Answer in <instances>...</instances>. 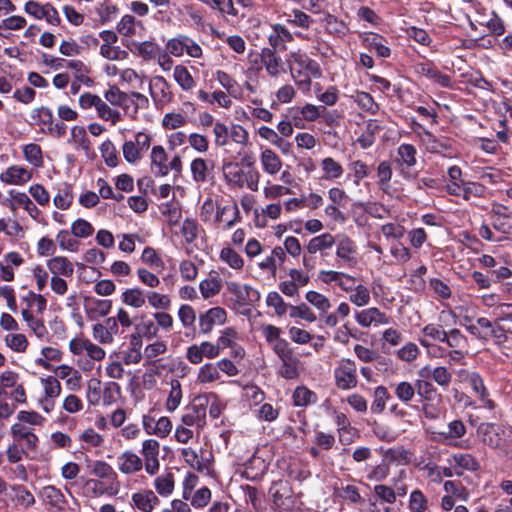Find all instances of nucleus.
<instances>
[{
	"label": "nucleus",
	"instance_id": "49530a36",
	"mask_svg": "<svg viewBox=\"0 0 512 512\" xmlns=\"http://www.w3.org/2000/svg\"><path fill=\"white\" fill-rule=\"evenodd\" d=\"M207 162L203 158H196L191 162V172L194 181L205 182L207 179Z\"/></svg>",
	"mask_w": 512,
	"mask_h": 512
},
{
	"label": "nucleus",
	"instance_id": "5fc2aeb1",
	"mask_svg": "<svg viewBox=\"0 0 512 512\" xmlns=\"http://www.w3.org/2000/svg\"><path fill=\"white\" fill-rule=\"evenodd\" d=\"M199 288L202 296L208 299L220 292L221 285L217 279H205L201 281Z\"/></svg>",
	"mask_w": 512,
	"mask_h": 512
},
{
	"label": "nucleus",
	"instance_id": "e2e57ef3",
	"mask_svg": "<svg viewBox=\"0 0 512 512\" xmlns=\"http://www.w3.org/2000/svg\"><path fill=\"white\" fill-rule=\"evenodd\" d=\"M422 334L438 342H444L446 331L442 329L441 325L427 324L421 330Z\"/></svg>",
	"mask_w": 512,
	"mask_h": 512
},
{
	"label": "nucleus",
	"instance_id": "680f3d73",
	"mask_svg": "<svg viewBox=\"0 0 512 512\" xmlns=\"http://www.w3.org/2000/svg\"><path fill=\"white\" fill-rule=\"evenodd\" d=\"M321 107L315 106L313 104H306L301 109H295V111L301 116L299 117L300 121H315L319 116H321Z\"/></svg>",
	"mask_w": 512,
	"mask_h": 512
},
{
	"label": "nucleus",
	"instance_id": "09e8293b",
	"mask_svg": "<svg viewBox=\"0 0 512 512\" xmlns=\"http://www.w3.org/2000/svg\"><path fill=\"white\" fill-rule=\"evenodd\" d=\"M219 377L220 374L218 366L216 367L211 363H206L205 365H203L198 373V380L201 383H210L219 379Z\"/></svg>",
	"mask_w": 512,
	"mask_h": 512
},
{
	"label": "nucleus",
	"instance_id": "5701e85b",
	"mask_svg": "<svg viewBox=\"0 0 512 512\" xmlns=\"http://www.w3.org/2000/svg\"><path fill=\"white\" fill-rule=\"evenodd\" d=\"M119 459H123V462L119 466V470L124 474H131L142 469V460L132 452H124Z\"/></svg>",
	"mask_w": 512,
	"mask_h": 512
},
{
	"label": "nucleus",
	"instance_id": "774afa93",
	"mask_svg": "<svg viewBox=\"0 0 512 512\" xmlns=\"http://www.w3.org/2000/svg\"><path fill=\"white\" fill-rule=\"evenodd\" d=\"M178 316L184 327L192 326L196 320L195 310L188 304L180 306Z\"/></svg>",
	"mask_w": 512,
	"mask_h": 512
},
{
	"label": "nucleus",
	"instance_id": "603ef678",
	"mask_svg": "<svg viewBox=\"0 0 512 512\" xmlns=\"http://www.w3.org/2000/svg\"><path fill=\"white\" fill-rule=\"evenodd\" d=\"M289 308L291 318L299 317L308 322L316 321V315L310 310V308L305 303H302L297 306L290 305Z\"/></svg>",
	"mask_w": 512,
	"mask_h": 512
},
{
	"label": "nucleus",
	"instance_id": "864d4df0",
	"mask_svg": "<svg viewBox=\"0 0 512 512\" xmlns=\"http://www.w3.org/2000/svg\"><path fill=\"white\" fill-rule=\"evenodd\" d=\"M409 508L412 512H424L427 508V499L420 490H414L410 494Z\"/></svg>",
	"mask_w": 512,
	"mask_h": 512
},
{
	"label": "nucleus",
	"instance_id": "9b49d317",
	"mask_svg": "<svg viewBox=\"0 0 512 512\" xmlns=\"http://www.w3.org/2000/svg\"><path fill=\"white\" fill-rule=\"evenodd\" d=\"M167 158V153L162 146H153L151 151V172L156 177H162L168 174Z\"/></svg>",
	"mask_w": 512,
	"mask_h": 512
},
{
	"label": "nucleus",
	"instance_id": "338daca9",
	"mask_svg": "<svg viewBox=\"0 0 512 512\" xmlns=\"http://www.w3.org/2000/svg\"><path fill=\"white\" fill-rule=\"evenodd\" d=\"M288 22L301 28H308L313 23V19L303 11L294 9Z\"/></svg>",
	"mask_w": 512,
	"mask_h": 512
},
{
	"label": "nucleus",
	"instance_id": "a211bd4d",
	"mask_svg": "<svg viewBox=\"0 0 512 512\" xmlns=\"http://www.w3.org/2000/svg\"><path fill=\"white\" fill-rule=\"evenodd\" d=\"M261 164L266 173L274 175L282 167V162L278 155L271 149H265L261 153Z\"/></svg>",
	"mask_w": 512,
	"mask_h": 512
},
{
	"label": "nucleus",
	"instance_id": "c03bdc74",
	"mask_svg": "<svg viewBox=\"0 0 512 512\" xmlns=\"http://www.w3.org/2000/svg\"><path fill=\"white\" fill-rule=\"evenodd\" d=\"M181 232L185 237L186 242L190 244L198 237L199 224L194 219L186 218L183 221Z\"/></svg>",
	"mask_w": 512,
	"mask_h": 512
},
{
	"label": "nucleus",
	"instance_id": "7ed1b4c3",
	"mask_svg": "<svg viewBox=\"0 0 512 512\" xmlns=\"http://www.w3.org/2000/svg\"><path fill=\"white\" fill-rule=\"evenodd\" d=\"M209 399L206 395H198L185 407L186 413L182 416V422L186 426L197 425L203 428L206 425V412Z\"/></svg>",
	"mask_w": 512,
	"mask_h": 512
},
{
	"label": "nucleus",
	"instance_id": "052dcab7",
	"mask_svg": "<svg viewBox=\"0 0 512 512\" xmlns=\"http://www.w3.org/2000/svg\"><path fill=\"white\" fill-rule=\"evenodd\" d=\"M149 304L156 309H169L171 305L170 298L167 295L159 294L154 291L147 293Z\"/></svg>",
	"mask_w": 512,
	"mask_h": 512
},
{
	"label": "nucleus",
	"instance_id": "3c124183",
	"mask_svg": "<svg viewBox=\"0 0 512 512\" xmlns=\"http://www.w3.org/2000/svg\"><path fill=\"white\" fill-rule=\"evenodd\" d=\"M93 231V226L88 221L81 218L74 221L71 226L72 234L80 238H86L90 236Z\"/></svg>",
	"mask_w": 512,
	"mask_h": 512
},
{
	"label": "nucleus",
	"instance_id": "dca6fc26",
	"mask_svg": "<svg viewBox=\"0 0 512 512\" xmlns=\"http://www.w3.org/2000/svg\"><path fill=\"white\" fill-rule=\"evenodd\" d=\"M31 177V173L28 170L18 166L9 167L7 171L0 176L1 180L8 184L25 183L29 181Z\"/></svg>",
	"mask_w": 512,
	"mask_h": 512
},
{
	"label": "nucleus",
	"instance_id": "a18cd8bd",
	"mask_svg": "<svg viewBox=\"0 0 512 512\" xmlns=\"http://www.w3.org/2000/svg\"><path fill=\"white\" fill-rule=\"evenodd\" d=\"M121 388L120 385L116 382H108L106 383L103 389L102 400L103 404L109 406L116 402L117 398L120 396Z\"/></svg>",
	"mask_w": 512,
	"mask_h": 512
},
{
	"label": "nucleus",
	"instance_id": "ddd939ff",
	"mask_svg": "<svg viewBox=\"0 0 512 512\" xmlns=\"http://www.w3.org/2000/svg\"><path fill=\"white\" fill-rule=\"evenodd\" d=\"M47 267L53 276L71 277L74 273L73 264L63 256H56L47 261Z\"/></svg>",
	"mask_w": 512,
	"mask_h": 512
},
{
	"label": "nucleus",
	"instance_id": "c9c22d12",
	"mask_svg": "<svg viewBox=\"0 0 512 512\" xmlns=\"http://www.w3.org/2000/svg\"><path fill=\"white\" fill-rule=\"evenodd\" d=\"M45 496L48 503L57 508L58 510H64L66 499L60 489L54 486H47L44 488Z\"/></svg>",
	"mask_w": 512,
	"mask_h": 512
},
{
	"label": "nucleus",
	"instance_id": "2eb2a0df",
	"mask_svg": "<svg viewBox=\"0 0 512 512\" xmlns=\"http://www.w3.org/2000/svg\"><path fill=\"white\" fill-rule=\"evenodd\" d=\"M420 375L422 377L431 376L432 379L442 387H448L452 379L451 373L443 366L436 367L433 370H431L429 366H425L420 370Z\"/></svg>",
	"mask_w": 512,
	"mask_h": 512
},
{
	"label": "nucleus",
	"instance_id": "412c9836",
	"mask_svg": "<svg viewBox=\"0 0 512 512\" xmlns=\"http://www.w3.org/2000/svg\"><path fill=\"white\" fill-rule=\"evenodd\" d=\"M324 22H325L326 31L329 34L334 35L338 38L345 37L347 35V33L349 32V28L346 25V23L342 20H339L337 17H335L332 14H328L324 18Z\"/></svg>",
	"mask_w": 512,
	"mask_h": 512
},
{
	"label": "nucleus",
	"instance_id": "aec40b11",
	"mask_svg": "<svg viewBox=\"0 0 512 512\" xmlns=\"http://www.w3.org/2000/svg\"><path fill=\"white\" fill-rule=\"evenodd\" d=\"M292 398L294 405L297 407H306L315 404L318 400L316 393L305 386L297 387Z\"/></svg>",
	"mask_w": 512,
	"mask_h": 512
},
{
	"label": "nucleus",
	"instance_id": "f257e3e1",
	"mask_svg": "<svg viewBox=\"0 0 512 512\" xmlns=\"http://www.w3.org/2000/svg\"><path fill=\"white\" fill-rule=\"evenodd\" d=\"M287 62L292 78L302 90L310 89L311 77L320 78L322 76L318 62L311 59L306 53L291 52Z\"/></svg>",
	"mask_w": 512,
	"mask_h": 512
},
{
	"label": "nucleus",
	"instance_id": "423d86ee",
	"mask_svg": "<svg viewBox=\"0 0 512 512\" xmlns=\"http://www.w3.org/2000/svg\"><path fill=\"white\" fill-rule=\"evenodd\" d=\"M227 314L222 307H213L199 316V327L203 334L212 331L214 325H222L226 322Z\"/></svg>",
	"mask_w": 512,
	"mask_h": 512
},
{
	"label": "nucleus",
	"instance_id": "c756f323",
	"mask_svg": "<svg viewBox=\"0 0 512 512\" xmlns=\"http://www.w3.org/2000/svg\"><path fill=\"white\" fill-rule=\"evenodd\" d=\"M173 76L183 90H190L195 84L192 75L185 66L177 65L174 68Z\"/></svg>",
	"mask_w": 512,
	"mask_h": 512
},
{
	"label": "nucleus",
	"instance_id": "2f4dec72",
	"mask_svg": "<svg viewBox=\"0 0 512 512\" xmlns=\"http://www.w3.org/2000/svg\"><path fill=\"white\" fill-rule=\"evenodd\" d=\"M101 155L108 167H116L119 162L116 147L109 139L104 141L100 146Z\"/></svg>",
	"mask_w": 512,
	"mask_h": 512
},
{
	"label": "nucleus",
	"instance_id": "4c0bfd02",
	"mask_svg": "<svg viewBox=\"0 0 512 512\" xmlns=\"http://www.w3.org/2000/svg\"><path fill=\"white\" fill-rule=\"evenodd\" d=\"M220 259L236 270H240L244 266L243 258L235 250L229 247H225L221 250Z\"/></svg>",
	"mask_w": 512,
	"mask_h": 512
},
{
	"label": "nucleus",
	"instance_id": "7c9ffc66",
	"mask_svg": "<svg viewBox=\"0 0 512 512\" xmlns=\"http://www.w3.org/2000/svg\"><path fill=\"white\" fill-rule=\"evenodd\" d=\"M451 348L464 349L468 346V339L459 329L453 328L446 331L444 342Z\"/></svg>",
	"mask_w": 512,
	"mask_h": 512
},
{
	"label": "nucleus",
	"instance_id": "13d9d810",
	"mask_svg": "<svg viewBox=\"0 0 512 512\" xmlns=\"http://www.w3.org/2000/svg\"><path fill=\"white\" fill-rule=\"evenodd\" d=\"M395 394L399 400L407 403L411 401L415 395L414 385L407 381H402L396 386Z\"/></svg>",
	"mask_w": 512,
	"mask_h": 512
},
{
	"label": "nucleus",
	"instance_id": "37998d69",
	"mask_svg": "<svg viewBox=\"0 0 512 512\" xmlns=\"http://www.w3.org/2000/svg\"><path fill=\"white\" fill-rule=\"evenodd\" d=\"M414 388L415 393H417V395L422 398L424 402L430 401L436 393V389L432 383L426 380H417L414 384Z\"/></svg>",
	"mask_w": 512,
	"mask_h": 512
},
{
	"label": "nucleus",
	"instance_id": "0e129e2a",
	"mask_svg": "<svg viewBox=\"0 0 512 512\" xmlns=\"http://www.w3.org/2000/svg\"><path fill=\"white\" fill-rule=\"evenodd\" d=\"M124 159L128 163H135L141 158V151L134 141H125L122 147Z\"/></svg>",
	"mask_w": 512,
	"mask_h": 512
},
{
	"label": "nucleus",
	"instance_id": "8fccbe9b",
	"mask_svg": "<svg viewBox=\"0 0 512 512\" xmlns=\"http://www.w3.org/2000/svg\"><path fill=\"white\" fill-rule=\"evenodd\" d=\"M190 38L187 36L179 35L178 37L172 38L167 43V50L173 56H182L185 51L186 42H189Z\"/></svg>",
	"mask_w": 512,
	"mask_h": 512
},
{
	"label": "nucleus",
	"instance_id": "39448f33",
	"mask_svg": "<svg viewBox=\"0 0 512 512\" xmlns=\"http://www.w3.org/2000/svg\"><path fill=\"white\" fill-rule=\"evenodd\" d=\"M414 71L416 74L425 76L443 88H450L452 86L451 77L438 70L432 61L427 60L416 63L414 65Z\"/></svg>",
	"mask_w": 512,
	"mask_h": 512
},
{
	"label": "nucleus",
	"instance_id": "b1692460",
	"mask_svg": "<svg viewBox=\"0 0 512 512\" xmlns=\"http://www.w3.org/2000/svg\"><path fill=\"white\" fill-rule=\"evenodd\" d=\"M260 56L267 72L271 76H277L280 72L279 68L281 59L276 56V52L270 48H263Z\"/></svg>",
	"mask_w": 512,
	"mask_h": 512
},
{
	"label": "nucleus",
	"instance_id": "cd10ccee",
	"mask_svg": "<svg viewBox=\"0 0 512 512\" xmlns=\"http://www.w3.org/2000/svg\"><path fill=\"white\" fill-rule=\"evenodd\" d=\"M73 201L72 187L71 185L64 183L62 187L58 189V193L54 197V205L62 210L69 208Z\"/></svg>",
	"mask_w": 512,
	"mask_h": 512
},
{
	"label": "nucleus",
	"instance_id": "6e6552de",
	"mask_svg": "<svg viewBox=\"0 0 512 512\" xmlns=\"http://www.w3.org/2000/svg\"><path fill=\"white\" fill-rule=\"evenodd\" d=\"M228 290L235 296L237 304L241 306L251 305L252 303L259 301L261 297L260 292L257 289L247 284L240 286L237 283H230L228 285Z\"/></svg>",
	"mask_w": 512,
	"mask_h": 512
},
{
	"label": "nucleus",
	"instance_id": "c85d7f7f",
	"mask_svg": "<svg viewBox=\"0 0 512 512\" xmlns=\"http://www.w3.org/2000/svg\"><path fill=\"white\" fill-rule=\"evenodd\" d=\"M279 374L285 379H295L299 376V359L295 356L281 360Z\"/></svg>",
	"mask_w": 512,
	"mask_h": 512
},
{
	"label": "nucleus",
	"instance_id": "6e6d98bb",
	"mask_svg": "<svg viewBox=\"0 0 512 512\" xmlns=\"http://www.w3.org/2000/svg\"><path fill=\"white\" fill-rule=\"evenodd\" d=\"M266 304L274 307L275 313L278 316H282L286 313L288 305L284 302L283 298L278 292H270L266 298Z\"/></svg>",
	"mask_w": 512,
	"mask_h": 512
},
{
	"label": "nucleus",
	"instance_id": "20e7f679",
	"mask_svg": "<svg viewBox=\"0 0 512 512\" xmlns=\"http://www.w3.org/2000/svg\"><path fill=\"white\" fill-rule=\"evenodd\" d=\"M335 384L341 390H349L357 385L356 364L352 360H342L334 370Z\"/></svg>",
	"mask_w": 512,
	"mask_h": 512
},
{
	"label": "nucleus",
	"instance_id": "0eeeda50",
	"mask_svg": "<svg viewBox=\"0 0 512 512\" xmlns=\"http://www.w3.org/2000/svg\"><path fill=\"white\" fill-rule=\"evenodd\" d=\"M149 91L152 99L157 104L169 103L173 98L170 84L162 76H155L149 84Z\"/></svg>",
	"mask_w": 512,
	"mask_h": 512
},
{
	"label": "nucleus",
	"instance_id": "f3484780",
	"mask_svg": "<svg viewBox=\"0 0 512 512\" xmlns=\"http://www.w3.org/2000/svg\"><path fill=\"white\" fill-rule=\"evenodd\" d=\"M337 239V257L346 262H351L354 258L353 255L356 253V245L354 241L346 235H338Z\"/></svg>",
	"mask_w": 512,
	"mask_h": 512
},
{
	"label": "nucleus",
	"instance_id": "1a4fd4ad",
	"mask_svg": "<svg viewBox=\"0 0 512 512\" xmlns=\"http://www.w3.org/2000/svg\"><path fill=\"white\" fill-rule=\"evenodd\" d=\"M85 310L90 320L107 316L112 308L111 300L85 297Z\"/></svg>",
	"mask_w": 512,
	"mask_h": 512
},
{
	"label": "nucleus",
	"instance_id": "bb28decb",
	"mask_svg": "<svg viewBox=\"0 0 512 512\" xmlns=\"http://www.w3.org/2000/svg\"><path fill=\"white\" fill-rule=\"evenodd\" d=\"M171 390L166 401V409L169 412L175 411L181 403L182 388L181 383L177 379H172L170 382Z\"/></svg>",
	"mask_w": 512,
	"mask_h": 512
},
{
	"label": "nucleus",
	"instance_id": "f03ea898",
	"mask_svg": "<svg viewBox=\"0 0 512 512\" xmlns=\"http://www.w3.org/2000/svg\"><path fill=\"white\" fill-rule=\"evenodd\" d=\"M90 464H88V467L92 468L91 473L100 478L107 481H110L109 486L103 489L96 490L94 489V494L96 495H102V494H108L110 496H114L119 492V482L117 480L118 476L117 473L114 471L112 466L108 464L105 461L97 460L94 462L88 461Z\"/></svg>",
	"mask_w": 512,
	"mask_h": 512
},
{
	"label": "nucleus",
	"instance_id": "a19ab883",
	"mask_svg": "<svg viewBox=\"0 0 512 512\" xmlns=\"http://www.w3.org/2000/svg\"><path fill=\"white\" fill-rule=\"evenodd\" d=\"M5 343L16 352H25L28 347V340L24 334H8Z\"/></svg>",
	"mask_w": 512,
	"mask_h": 512
},
{
	"label": "nucleus",
	"instance_id": "f704fd0d",
	"mask_svg": "<svg viewBox=\"0 0 512 512\" xmlns=\"http://www.w3.org/2000/svg\"><path fill=\"white\" fill-rule=\"evenodd\" d=\"M155 489L161 496H168L174 490V475L168 472L155 479Z\"/></svg>",
	"mask_w": 512,
	"mask_h": 512
},
{
	"label": "nucleus",
	"instance_id": "e433bc0d",
	"mask_svg": "<svg viewBox=\"0 0 512 512\" xmlns=\"http://www.w3.org/2000/svg\"><path fill=\"white\" fill-rule=\"evenodd\" d=\"M390 398L389 392L386 387L378 386L374 390V400L371 405V411L375 414H380L384 408L386 401Z\"/></svg>",
	"mask_w": 512,
	"mask_h": 512
},
{
	"label": "nucleus",
	"instance_id": "4be33fe9",
	"mask_svg": "<svg viewBox=\"0 0 512 512\" xmlns=\"http://www.w3.org/2000/svg\"><path fill=\"white\" fill-rule=\"evenodd\" d=\"M146 298L147 294L140 288L126 289L121 295L122 302L134 308L142 307L145 304Z\"/></svg>",
	"mask_w": 512,
	"mask_h": 512
},
{
	"label": "nucleus",
	"instance_id": "9d476101",
	"mask_svg": "<svg viewBox=\"0 0 512 512\" xmlns=\"http://www.w3.org/2000/svg\"><path fill=\"white\" fill-rule=\"evenodd\" d=\"M222 172L226 182L234 187H244V171L240 168V164L233 161H224Z\"/></svg>",
	"mask_w": 512,
	"mask_h": 512
},
{
	"label": "nucleus",
	"instance_id": "69168bd1",
	"mask_svg": "<svg viewBox=\"0 0 512 512\" xmlns=\"http://www.w3.org/2000/svg\"><path fill=\"white\" fill-rule=\"evenodd\" d=\"M57 241L59 246L64 250L76 251L79 246V242L70 237L68 230H60L57 235Z\"/></svg>",
	"mask_w": 512,
	"mask_h": 512
},
{
	"label": "nucleus",
	"instance_id": "4d7b16f0",
	"mask_svg": "<svg viewBox=\"0 0 512 512\" xmlns=\"http://www.w3.org/2000/svg\"><path fill=\"white\" fill-rule=\"evenodd\" d=\"M71 137L73 142L79 144L84 151L88 152L90 150V140L83 126L72 127Z\"/></svg>",
	"mask_w": 512,
	"mask_h": 512
},
{
	"label": "nucleus",
	"instance_id": "393cba45",
	"mask_svg": "<svg viewBox=\"0 0 512 512\" xmlns=\"http://www.w3.org/2000/svg\"><path fill=\"white\" fill-rule=\"evenodd\" d=\"M335 243V237L330 233H324L322 235L312 238L306 249L308 253L315 254L318 251H322L331 248Z\"/></svg>",
	"mask_w": 512,
	"mask_h": 512
},
{
	"label": "nucleus",
	"instance_id": "473e14b6",
	"mask_svg": "<svg viewBox=\"0 0 512 512\" xmlns=\"http://www.w3.org/2000/svg\"><path fill=\"white\" fill-rule=\"evenodd\" d=\"M23 154L30 164L35 167H42L43 165V157L41 147L37 144L31 143L27 144L23 148Z\"/></svg>",
	"mask_w": 512,
	"mask_h": 512
},
{
	"label": "nucleus",
	"instance_id": "ea45409f",
	"mask_svg": "<svg viewBox=\"0 0 512 512\" xmlns=\"http://www.w3.org/2000/svg\"><path fill=\"white\" fill-rule=\"evenodd\" d=\"M305 298L310 304L322 312H326L331 307L329 299L319 292L308 291Z\"/></svg>",
	"mask_w": 512,
	"mask_h": 512
},
{
	"label": "nucleus",
	"instance_id": "58836bf2",
	"mask_svg": "<svg viewBox=\"0 0 512 512\" xmlns=\"http://www.w3.org/2000/svg\"><path fill=\"white\" fill-rule=\"evenodd\" d=\"M10 195L14 198V200L23 206V208L29 213L32 218H36L39 214V209L34 205L31 199L28 197L26 193L17 192L14 193L13 190L10 191Z\"/></svg>",
	"mask_w": 512,
	"mask_h": 512
},
{
	"label": "nucleus",
	"instance_id": "4468645a",
	"mask_svg": "<svg viewBox=\"0 0 512 512\" xmlns=\"http://www.w3.org/2000/svg\"><path fill=\"white\" fill-rule=\"evenodd\" d=\"M364 43L370 49L374 50L379 57L387 58L391 54V50L387 46V40L377 33L367 34L364 38Z\"/></svg>",
	"mask_w": 512,
	"mask_h": 512
},
{
	"label": "nucleus",
	"instance_id": "6ab92c4d",
	"mask_svg": "<svg viewBox=\"0 0 512 512\" xmlns=\"http://www.w3.org/2000/svg\"><path fill=\"white\" fill-rule=\"evenodd\" d=\"M416 154V148L412 144H401L397 149V158L395 161L400 166L410 168L416 164Z\"/></svg>",
	"mask_w": 512,
	"mask_h": 512
},
{
	"label": "nucleus",
	"instance_id": "72a5a7b5",
	"mask_svg": "<svg viewBox=\"0 0 512 512\" xmlns=\"http://www.w3.org/2000/svg\"><path fill=\"white\" fill-rule=\"evenodd\" d=\"M322 170L325 175L324 179H336L339 178L343 173V168L340 163L335 161L332 157H326L322 160Z\"/></svg>",
	"mask_w": 512,
	"mask_h": 512
},
{
	"label": "nucleus",
	"instance_id": "79ce46f5",
	"mask_svg": "<svg viewBox=\"0 0 512 512\" xmlns=\"http://www.w3.org/2000/svg\"><path fill=\"white\" fill-rule=\"evenodd\" d=\"M462 183V197L464 200H470L471 196L481 197L484 193L485 187L477 182L464 181Z\"/></svg>",
	"mask_w": 512,
	"mask_h": 512
},
{
	"label": "nucleus",
	"instance_id": "de8ad7c7",
	"mask_svg": "<svg viewBox=\"0 0 512 512\" xmlns=\"http://www.w3.org/2000/svg\"><path fill=\"white\" fill-rule=\"evenodd\" d=\"M12 490L16 492L18 503L25 509L35 504V497L23 485L12 486Z\"/></svg>",
	"mask_w": 512,
	"mask_h": 512
},
{
	"label": "nucleus",
	"instance_id": "f8f14e48",
	"mask_svg": "<svg viewBox=\"0 0 512 512\" xmlns=\"http://www.w3.org/2000/svg\"><path fill=\"white\" fill-rule=\"evenodd\" d=\"M356 321L363 327L370 326L373 322L387 324L388 317L376 307H371L360 312H356Z\"/></svg>",
	"mask_w": 512,
	"mask_h": 512
},
{
	"label": "nucleus",
	"instance_id": "bf43d9fd",
	"mask_svg": "<svg viewBox=\"0 0 512 512\" xmlns=\"http://www.w3.org/2000/svg\"><path fill=\"white\" fill-rule=\"evenodd\" d=\"M454 461L459 467L470 471H476L480 467L478 461L471 454H455Z\"/></svg>",
	"mask_w": 512,
	"mask_h": 512
},
{
	"label": "nucleus",
	"instance_id": "a878e982",
	"mask_svg": "<svg viewBox=\"0 0 512 512\" xmlns=\"http://www.w3.org/2000/svg\"><path fill=\"white\" fill-rule=\"evenodd\" d=\"M105 99L113 106H125L126 102L133 104V99L125 92H122L116 85L110 88L104 94Z\"/></svg>",
	"mask_w": 512,
	"mask_h": 512
}]
</instances>
